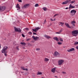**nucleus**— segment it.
Masks as SVG:
<instances>
[{"mask_svg": "<svg viewBox=\"0 0 78 78\" xmlns=\"http://www.w3.org/2000/svg\"><path fill=\"white\" fill-rule=\"evenodd\" d=\"M8 48V47L7 46H5L2 49V53H5L4 55L5 56H7V55H6V53H7V52L6 51V50H7V49Z\"/></svg>", "mask_w": 78, "mask_h": 78, "instance_id": "nucleus-1", "label": "nucleus"}, {"mask_svg": "<svg viewBox=\"0 0 78 78\" xmlns=\"http://www.w3.org/2000/svg\"><path fill=\"white\" fill-rule=\"evenodd\" d=\"M72 34L73 36H77L78 34V30H74L72 32Z\"/></svg>", "mask_w": 78, "mask_h": 78, "instance_id": "nucleus-2", "label": "nucleus"}, {"mask_svg": "<svg viewBox=\"0 0 78 78\" xmlns=\"http://www.w3.org/2000/svg\"><path fill=\"white\" fill-rule=\"evenodd\" d=\"M76 12V10H73L71 11L70 13V14L72 16H73L75 14V13Z\"/></svg>", "mask_w": 78, "mask_h": 78, "instance_id": "nucleus-3", "label": "nucleus"}, {"mask_svg": "<svg viewBox=\"0 0 78 78\" xmlns=\"http://www.w3.org/2000/svg\"><path fill=\"white\" fill-rule=\"evenodd\" d=\"M6 9V7L5 6H0V11H3Z\"/></svg>", "mask_w": 78, "mask_h": 78, "instance_id": "nucleus-4", "label": "nucleus"}, {"mask_svg": "<svg viewBox=\"0 0 78 78\" xmlns=\"http://www.w3.org/2000/svg\"><path fill=\"white\" fill-rule=\"evenodd\" d=\"M54 56H56V57H59V56H60V55L59 53L57 51H55V52L54 54Z\"/></svg>", "mask_w": 78, "mask_h": 78, "instance_id": "nucleus-5", "label": "nucleus"}, {"mask_svg": "<svg viewBox=\"0 0 78 78\" xmlns=\"http://www.w3.org/2000/svg\"><path fill=\"white\" fill-rule=\"evenodd\" d=\"M58 62L59 66H61V65H62L63 63V62H64V60H60L58 61Z\"/></svg>", "mask_w": 78, "mask_h": 78, "instance_id": "nucleus-6", "label": "nucleus"}, {"mask_svg": "<svg viewBox=\"0 0 78 78\" xmlns=\"http://www.w3.org/2000/svg\"><path fill=\"white\" fill-rule=\"evenodd\" d=\"M14 29L15 31L19 32V33H21V29L20 28H17L16 27H14Z\"/></svg>", "mask_w": 78, "mask_h": 78, "instance_id": "nucleus-7", "label": "nucleus"}, {"mask_svg": "<svg viewBox=\"0 0 78 78\" xmlns=\"http://www.w3.org/2000/svg\"><path fill=\"white\" fill-rule=\"evenodd\" d=\"M32 38H33V39L34 40V41H37V39H39V38L37 37H34V36H33L32 37Z\"/></svg>", "mask_w": 78, "mask_h": 78, "instance_id": "nucleus-8", "label": "nucleus"}, {"mask_svg": "<svg viewBox=\"0 0 78 78\" xmlns=\"http://www.w3.org/2000/svg\"><path fill=\"white\" fill-rule=\"evenodd\" d=\"M44 37H46V38H47V39H48L51 38V37L46 34L44 35Z\"/></svg>", "mask_w": 78, "mask_h": 78, "instance_id": "nucleus-9", "label": "nucleus"}, {"mask_svg": "<svg viewBox=\"0 0 78 78\" xmlns=\"http://www.w3.org/2000/svg\"><path fill=\"white\" fill-rule=\"evenodd\" d=\"M67 51L68 52H70V51H75V48H72L69 50H67Z\"/></svg>", "mask_w": 78, "mask_h": 78, "instance_id": "nucleus-10", "label": "nucleus"}, {"mask_svg": "<svg viewBox=\"0 0 78 78\" xmlns=\"http://www.w3.org/2000/svg\"><path fill=\"white\" fill-rule=\"evenodd\" d=\"M29 6V4H26L24 5V6L23 7V8L24 9H25V8H28Z\"/></svg>", "mask_w": 78, "mask_h": 78, "instance_id": "nucleus-11", "label": "nucleus"}, {"mask_svg": "<svg viewBox=\"0 0 78 78\" xmlns=\"http://www.w3.org/2000/svg\"><path fill=\"white\" fill-rule=\"evenodd\" d=\"M69 2V1L67 0L66 1H65V2H63L62 3V5H66V4H67V3H68Z\"/></svg>", "mask_w": 78, "mask_h": 78, "instance_id": "nucleus-12", "label": "nucleus"}, {"mask_svg": "<svg viewBox=\"0 0 78 78\" xmlns=\"http://www.w3.org/2000/svg\"><path fill=\"white\" fill-rule=\"evenodd\" d=\"M55 70H56V68H54L51 69V72H52V73H55Z\"/></svg>", "mask_w": 78, "mask_h": 78, "instance_id": "nucleus-13", "label": "nucleus"}, {"mask_svg": "<svg viewBox=\"0 0 78 78\" xmlns=\"http://www.w3.org/2000/svg\"><path fill=\"white\" fill-rule=\"evenodd\" d=\"M65 25L68 28H71V27H70L69 25V24L65 23Z\"/></svg>", "mask_w": 78, "mask_h": 78, "instance_id": "nucleus-14", "label": "nucleus"}, {"mask_svg": "<svg viewBox=\"0 0 78 78\" xmlns=\"http://www.w3.org/2000/svg\"><path fill=\"white\" fill-rule=\"evenodd\" d=\"M75 22L74 21H73L71 22V24L72 25V26H73L75 27Z\"/></svg>", "mask_w": 78, "mask_h": 78, "instance_id": "nucleus-15", "label": "nucleus"}, {"mask_svg": "<svg viewBox=\"0 0 78 78\" xmlns=\"http://www.w3.org/2000/svg\"><path fill=\"white\" fill-rule=\"evenodd\" d=\"M21 69L23 70H27V71L28 70L27 68L25 69V68H24L23 67H21Z\"/></svg>", "mask_w": 78, "mask_h": 78, "instance_id": "nucleus-16", "label": "nucleus"}, {"mask_svg": "<svg viewBox=\"0 0 78 78\" xmlns=\"http://www.w3.org/2000/svg\"><path fill=\"white\" fill-rule=\"evenodd\" d=\"M70 8H75V6H73L72 4H70L69 5V7Z\"/></svg>", "mask_w": 78, "mask_h": 78, "instance_id": "nucleus-17", "label": "nucleus"}, {"mask_svg": "<svg viewBox=\"0 0 78 78\" xmlns=\"http://www.w3.org/2000/svg\"><path fill=\"white\" fill-rule=\"evenodd\" d=\"M54 39H55V41H58V38H57L56 37H54L53 38Z\"/></svg>", "mask_w": 78, "mask_h": 78, "instance_id": "nucleus-18", "label": "nucleus"}, {"mask_svg": "<svg viewBox=\"0 0 78 78\" xmlns=\"http://www.w3.org/2000/svg\"><path fill=\"white\" fill-rule=\"evenodd\" d=\"M49 61V59L48 58H45L44 60V61L45 62H47V61Z\"/></svg>", "mask_w": 78, "mask_h": 78, "instance_id": "nucleus-19", "label": "nucleus"}, {"mask_svg": "<svg viewBox=\"0 0 78 78\" xmlns=\"http://www.w3.org/2000/svg\"><path fill=\"white\" fill-rule=\"evenodd\" d=\"M19 5L18 4H17L16 5V7L17 8H18V9H20V7H19Z\"/></svg>", "mask_w": 78, "mask_h": 78, "instance_id": "nucleus-20", "label": "nucleus"}, {"mask_svg": "<svg viewBox=\"0 0 78 78\" xmlns=\"http://www.w3.org/2000/svg\"><path fill=\"white\" fill-rule=\"evenodd\" d=\"M39 29H41V28L39 27H36L35 28V29L36 30V31H38L39 30Z\"/></svg>", "mask_w": 78, "mask_h": 78, "instance_id": "nucleus-21", "label": "nucleus"}, {"mask_svg": "<svg viewBox=\"0 0 78 78\" xmlns=\"http://www.w3.org/2000/svg\"><path fill=\"white\" fill-rule=\"evenodd\" d=\"M62 32V30L60 31L59 32H56V34H61V33Z\"/></svg>", "mask_w": 78, "mask_h": 78, "instance_id": "nucleus-22", "label": "nucleus"}, {"mask_svg": "<svg viewBox=\"0 0 78 78\" xmlns=\"http://www.w3.org/2000/svg\"><path fill=\"white\" fill-rule=\"evenodd\" d=\"M42 72H38L37 73V75H42Z\"/></svg>", "mask_w": 78, "mask_h": 78, "instance_id": "nucleus-23", "label": "nucleus"}, {"mask_svg": "<svg viewBox=\"0 0 78 78\" xmlns=\"http://www.w3.org/2000/svg\"><path fill=\"white\" fill-rule=\"evenodd\" d=\"M43 9L44 10V11H47V8L46 7H43Z\"/></svg>", "mask_w": 78, "mask_h": 78, "instance_id": "nucleus-24", "label": "nucleus"}, {"mask_svg": "<svg viewBox=\"0 0 78 78\" xmlns=\"http://www.w3.org/2000/svg\"><path fill=\"white\" fill-rule=\"evenodd\" d=\"M32 30L33 31H34V32H35V33H37V31H36V29H32Z\"/></svg>", "mask_w": 78, "mask_h": 78, "instance_id": "nucleus-25", "label": "nucleus"}, {"mask_svg": "<svg viewBox=\"0 0 78 78\" xmlns=\"http://www.w3.org/2000/svg\"><path fill=\"white\" fill-rule=\"evenodd\" d=\"M20 44L22 45H26V43L25 42H21Z\"/></svg>", "mask_w": 78, "mask_h": 78, "instance_id": "nucleus-26", "label": "nucleus"}, {"mask_svg": "<svg viewBox=\"0 0 78 78\" xmlns=\"http://www.w3.org/2000/svg\"><path fill=\"white\" fill-rule=\"evenodd\" d=\"M59 23H60V24H61V26H62L64 24V23L62 22H60Z\"/></svg>", "mask_w": 78, "mask_h": 78, "instance_id": "nucleus-27", "label": "nucleus"}, {"mask_svg": "<svg viewBox=\"0 0 78 78\" xmlns=\"http://www.w3.org/2000/svg\"><path fill=\"white\" fill-rule=\"evenodd\" d=\"M35 7H37L38 6H39V5L38 4H36L35 5Z\"/></svg>", "mask_w": 78, "mask_h": 78, "instance_id": "nucleus-28", "label": "nucleus"}, {"mask_svg": "<svg viewBox=\"0 0 78 78\" xmlns=\"http://www.w3.org/2000/svg\"><path fill=\"white\" fill-rule=\"evenodd\" d=\"M41 50V49L40 48H37L36 49V51H39Z\"/></svg>", "mask_w": 78, "mask_h": 78, "instance_id": "nucleus-29", "label": "nucleus"}, {"mask_svg": "<svg viewBox=\"0 0 78 78\" xmlns=\"http://www.w3.org/2000/svg\"><path fill=\"white\" fill-rule=\"evenodd\" d=\"M75 2V1L74 0L73 1H72L71 2V4H73V3H74Z\"/></svg>", "mask_w": 78, "mask_h": 78, "instance_id": "nucleus-30", "label": "nucleus"}, {"mask_svg": "<svg viewBox=\"0 0 78 78\" xmlns=\"http://www.w3.org/2000/svg\"><path fill=\"white\" fill-rule=\"evenodd\" d=\"M58 45H61V44H62V42H58Z\"/></svg>", "mask_w": 78, "mask_h": 78, "instance_id": "nucleus-31", "label": "nucleus"}, {"mask_svg": "<svg viewBox=\"0 0 78 78\" xmlns=\"http://www.w3.org/2000/svg\"><path fill=\"white\" fill-rule=\"evenodd\" d=\"M78 44V42L77 41H76L74 43V45Z\"/></svg>", "mask_w": 78, "mask_h": 78, "instance_id": "nucleus-32", "label": "nucleus"}, {"mask_svg": "<svg viewBox=\"0 0 78 78\" xmlns=\"http://www.w3.org/2000/svg\"><path fill=\"white\" fill-rule=\"evenodd\" d=\"M55 20H56L55 19L54 20H53V19L51 18V21H55Z\"/></svg>", "mask_w": 78, "mask_h": 78, "instance_id": "nucleus-33", "label": "nucleus"}, {"mask_svg": "<svg viewBox=\"0 0 78 78\" xmlns=\"http://www.w3.org/2000/svg\"><path fill=\"white\" fill-rule=\"evenodd\" d=\"M60 41H61V42H62L63 41V39L62 38H60Z\"/></svg>", "mask_w": 78, "mask_h": 78, "instance_id": "nucleus-34", "label": "nucleus"}, {"mask_svg": "<svg viewBox=\"0 0 78 78\" xmlns=\"http://www.w3.org/2000/svg\"><path fill=\"white\" fill-rule=\"evenodd\" d=\"M28 34H32V32H29V33H28Z\"/></svg>", "mask_w": 78, "mask_h": 78, "instance_id": "nucleus-35", "label": "nucleus"}, {"mask_svg": "<svg viewBox=\"0 0 78 78\" xmlns=\"http://www.w3.org/2000/svg\"><path fill=\"white\" fill-rule=\"evenodd\" d=\"M30 39L28 38V39H27L26 41H30Z\"/></svg>", "mask_w": 78, "mask_h": 78, "instance_id": "nucleus-36", "label": "nucleus"}, {"mask_svg": "<svg viewBox=\"0 0 78 78\" xmlns=\"http://www.w3.org/2000/svg\"><path fill=\"white\" fill-rule=\"evenodd\" d=\"M16 49L18 50H19V46L16 47Z\"/></svg>", "mask_w": 78, "mask_h": 78, "instance_id": "nucleus-37", "label": "nucleus"}, {"mask_svg": "<svg viewBox=\"0 0 78 78\" xmlns=\"http://www.w3.org/2000/svg\"><path fill=\"white\" fill-rule=\"evenodd\" d=\"M62 73H63V74H66V72H62Z\"/></svg>", "mask_w": 78, "mask_h": 78, "instance_id": "nucleus-38", "label": "nucleus"}, {"mask_svg": "<svg viewBox=\"0 0 78 78\" xmlns=\"http://www.w3.org/2000/svg\"><path fill=\"white\" fill-rule=\"evenodd\" d=\"M22 36H23V37H25V35H24V34H22Z\"/></svg>", "mask_w": 78, "mask_h": 78, "instance_id": "nucleus-39", "label": "nucleus"}, {"mask_svg": "<svg viewBox=\"0 0 78 78\" xmlns=\"http://www.w3.org/2000/svg\"><path fill=\"white\" fill-rule=\"evenodd\" d=\"M25 30H29V29H28V28H26L25 29Z\"/></svg>", "mask_w": 78, "mask_h": 78, "instance_id": "nucleus-40", "label": "nucleus"}, {"mask_svg": "<svg viewBox=\"0 0 78 78\" xmlns=\"http://www.w3.org/2000/svg\"><path fill=\"white\" fill-rule=\"evenodd\" d=\"M18 2H22V0H18Z\"/></svg>", "mask_w": 78, "mask_h": 78, "instance_id": "nucleus-41", "label": "nucleus"}, {"mask_svg": "<svg viewBox=\"0 0 78 78\" xmlns=\"http://www.w3.org/2000/svg\"><path fill=\"white\" fill-rule=\"evenodd\" d=\"M58 14H56L54 16V17H55V16H58Z\"/></svg>", "mask_w": 78, "mask_h": 78, "instance_id": "nucleus-42", "label": "nucleus"}, {"mask_svg": "<svg viewBox=\"0 0 78 78\" xmlns=\"http://www.w3.org/2000/svg\"><path fill=\"white\" fill-rule=\"evenodd\" d=\"M33 34L34 35H36V34H36V33H33Z\"/></svg>", "mask_w": 78, "mask_h": 78, "instance_id": "nucleus-43", "label": "nucleus"}, {"mask_svg": "<svg viewBox=\"0 0 78 78\" xmlns=\"http://www.w3.org/2000/svg\"><path fill=\"white\" fill-rule=\"evenodd\" d=\"M46 23V20H45L44 21V23Z\"/></svg>", "mask_w": 78, "mask_h": 78, "instance_id": "nucleus-44", "label": "nucleus"}, {"mask_svg": "<svg viewBox=\"0 0 78 78\" xmlns=\"http://www.w3.org/2000/svg\"><path fill=\"white\" fill-rule=\"evenodd\" d=\"M76 48L78 50V46H76Z\"/></svg>", "mask_w": 78, "mask_h": 78, "instance_id": "nucleus-45", "label": "nucleus"}, {"mask_svg": "<svg viewBox=\"0 0 78 78\" xmlns=\"http://www.w3.org/2000/svg\"><path fill=\"white\" fill-rule=\"evenodd\" d=\"M66 9H68V7H66Z\"/></svg>", "mask_w": 78, "mask_h": 78, "instance_id": "nucleus-46", "label": "nucleus"}, {"mask_svg": "<svg viewBox=\"0 0 78 78\" xmlns=\"http://www.w3.org/2000/svg\"><path fill=\"white\" fill-rule=\"evenodd\" d=\"M1 48V45L0 44V48Z\"/></svg>", "mask_w": 78, "mask_h": 78, "instance_id": "nucleus-47", "label": "nucleus"}, {"mask_svg": "<svg viewBox=\"0 0 78 78\" xmlns=\"http://www.w3.org/2000/svg\"><path fill=\"white\" fill-rule=\"evenodd\" d=\"M55 76V77H56V78H57V76Z\"/></svg>", "mask_w": 78, "mask_h": 78, "instance_id": "nucleus-48", "label": "nucleus"}, {"mask_svg": "<svg viewBox=\"0 0 78 78\" xmlns=\"http://www.w3.org/2000/svg\"><path fill=\"white\" fill-rule=\"evenodd\" d=\"M63 48H65V47H63Z\"/></svg>", "mask_w": 78, "mask_h": 78, "instance_id": "nucleus-49", "label": "nucleus"}, {"mask_svg": "<svg viewBox=\"0 0 78 78\" xmlns=\"http://www.w3.org/2000/svg\"><path fill=\"white\" fill-rule=\"evenodd\" d=\"M14 42H15V43H16V42L15 41Z\"/></svg>", "mask_w": 78, "mask_h": 78, "instance_id": "nucleus-50", "label": "nucleus"}, {"mask_svg": "<svg viewBox=\"0 0 78 78\" xmlns=\"http://www.w3.org/2000/svg\"><path fill=\"white\" fill-rule=\"evenodd\" d=\"M17 10H18V9H17Z\"/></svg>", "mask_w": 78, "mask_h": 78, "instance_id": "nucleus-51", "label": "nucleus"}]
</instances>
